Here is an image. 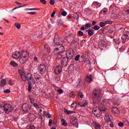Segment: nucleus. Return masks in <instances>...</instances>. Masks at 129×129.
I'll return each mask as SVG.
<instances>
[{
  "label": "nucleus",
  "instance_id": "1",
  "mask_svg": "<svg viewBox=\"0 0 129 129\" xmlns=\"http://www.w3.org/2000/svg\"><path fill=\"white\" fill-rule=\"evenodd\" d=\"M92 96L93 104L94 106L102 104V103H101L102 94H101V90L100 89H95L92 92Z\"/></svg>",
  "mask_w": 129,
  "mask_h": 129
},
{
  "label": "nucleus",
  "instance_id": "2",
  "mask_svg": "<svg viewBox=\"0 0 129 129\" xmlns=\"http://www.w3.org/2000/svg\"><path fill=\"white\" fill-rule=\"evenodd\" d=\"M64 52H65V48L62 45L58 46L54 49L53 53L55 55L56 60H60L63 57Z\"/></svg>",
  "mask_w": 129,
  "mask_h": 129
},
{
  "label": "nucleus",
  "instance_id": "3",
  "mask_svg": "<svg viewBox=\"0 0 129 129\" xmlns=\"http://www.w3.org/2000/svg\"><path fill=\"white\" fill-rule=\"evenodd\" d=\"M107 109L105 107L96 106L93 109V113L94 115L97 116V117H100L102 112H105Z\"/></svg>",
  "mask_w": 129,
  "mask_h": 129
},
{
  "label": "nucleus",
  "instance_id": "4",
  "mask_svg": "<svg viewBox=\"0 0 129 129\" xmlns=\"http://www.w3.org/2000/svg\"><path fill=\"white\" fill-rule=\"evenodd\" d=\"M23 81L24 82L28 81V84H35V83H36V82L35 81V78H34V77L31 73H28L26 75L25 80Z\"/></svg>",
  "mask_w": 129,
  "mask_h": 129
},
{
  "label": "nucleus",
  "instance_id": "5",
  "mask_svg": "<svg viewBox=\"0 0 129 129\" xmlns=\"http://www.w3.org/2000/svg\"><path fill=\"white\" fill-rule=\"evenodd\" d=\"M18 72L20 74V77L22 81L26 80V78L27 77V75H26V72L23 69H20L18 70Z\"/></svg>",
  "mask_w": 129,
  "mask_h": 129
},
{
  "label": "nucleus",
  "instance_id": "6",
  "mask_svg": "<svg viewBox=\"0 0 129 129\" xmlns=\"http://www.w3.org/2000/svg\"><path fill=\"white\" fill-rule=\"evenodd\" d=\"M22 110L24 112H29L31 110V105L28 103L24 104L22 105Z\"/></svg>",
  "mask_w": 129,
  "mask_h": 129
},
{
  "label": "nucleus",
  "instance_id": "7",
  "mask_svg": "<svg viewBox=\"0 0 129 129\" xmlns=\"http://www.w3.org/2000/svg\"><path fill=\"white\" fill-rule=\"evenodd\" d=\"M4 110L6 113H9L13 110V107L9 104H5Z\"/></svg>",
  "mask_w": 129,
  "mask_h": 129
},
{
  "label": "nucleus",
  "instance_id": "8",
  "mask_svg": "<svg viewBox=\"0 0 129 129\" xmlns=\"http://www.w3.org/2000/svg\"><path fill=\"white\" fill-rule=\"evenodd\" d=\"M39 70L40 74H45V73L47 72V68H46V66H45V64H41L39 67Z\"/></svg>",
  "mask_w": 129,
  "mask_h": 129
},
{
  "label": "nucleus",
  "instance_id": "9",
  "mask_svg": "<svg viewBox=\"0 0 129 129\" xmlns=\"http://www.w3.org/2000/svg\"><path fill=\"white\" fill-rule=\"evenodd\" d=\"M70 59H69L66 56L64 57L61 60V66L62 67H66L69 63Z\"/></svg>",
  "mask_w": 129,
  "mask_h": 129
},
{
  "label": "nucleus",
  "instance_id": "10",
  "mask_svg": "<svg viewBox=\"0 0 129 129\" xmlns=\"http://www.w3.org/2000/svg\"><path fill=\"white\" fill-rule=\"evenodd\" d=\"M54 42L56 46H62V45H63V41L58 37H54Z\"/></svg>",
  "mask_w": 129,
  "mask_h": 129
},
{
  "label": "nucleus",
  "instance_id": "11",
  "mask_svg": "<svg viewBox=\"0 0 129 129\" xmlns=\"http://www.w3.org/2000/svg\"><path fill=\"white\" fill-rule=\"evenodd\" d=\"M122 40H124L122 43L124 44L126 42V40H129V31H126L124 33V37L121 38Z\"/></svg>",
  "mask_w": 129,
  "mask_h": 129
},
{
  "label": "nucleus",
  "instance_id": "12",
  "mask_svg": "<svg viewBox=\"0 0 129 129\" xmlns=\"http://www.w3.org/2000/svg\"><path fill=\"white\" fill-rule=\"evenodd\" d=\"M54 72L56 75H59L62 72V66H57L54 69Z\"/></svg>",
  "mask_w": 129,
  "mask_h": 129
},
{
  "label": "nucleus",
  "instance_id": "13",
  "mask_svg": "<svg viewBox=\"0 0 129 129\" xmlns=\"http://www.w3.org/2000/svg\"><path fill=\"white\" fill-rule=\"evenodd\" d=\"M12 57L14 59H19L21 57V52L20 51H16L12 53Z\"/></svg>",
  "mask_w": 129,
  "mask_h": 129
},
{
  "label": "nucleus",
  "instance_id": "14",
  "mask_svg": "<svg viewBox=\"0 0 129 129\" xmlns=\"http://www.w3.org/2000/svg\"><path fill=\"white\" fill-rule=\"evenodd\" d=\"M20 57H23L24 58L27 59L29 58V54L26 50H22L21 53H20Z\"/></svg>",
  "mask_w": 129,
  "mask_h": 129
},
{
  "label": "nucleus",
  "instance_id": "15",
  "mask_svg": "<svg viewBox=\"0 0 129 129\" xmlns=\"http://www.w3.org/2000/svg\"><path fill=\"white\" fill-rule=\"evenodd\" d=\"M67 54V57L69 60H71L73 58V56L74 55V53L73 52H71V51H68L66 52Z\"/></svg>",
  "mask_w": 129,
  "mask_h": 129
},
{
  "label": "nucleus",
  "instance_id": "16",
  "mask_svg": "<svg viewBox=\"0 0 129 129\" xmlns=\"http://www.w3.org/2000/svg\"><path fill=\"white\" fill-rule=\"evenodd\" d=\"M86 32L88 33V35L89 36H93L94 35V30L92 29H89L88 30H86Z\"/></svg>",
  "mask_w": 129,
  "mask_h": 129
},
{
  "label": "nucleus",
  "instance_id": "17",
  "mask_svg": "<svg viewBox=\"0 0 129 129\" xmlns=\"http://www.w3.org/2000/svg\"><path fill=\"white\" fill-rule=\"evenodd\" d=\"M112 112H113V113H116V114H119V110H118V109L116 107H112Z\"/></svg>",
  "mask_w": 129,
  "mask_h": 129
},
{
  "label": "nucleus",
  "instance_id": "18",
  "mask_svg": "<svg viewBox=\"0 0 129 129\" xmlns=\"http://www.w3.org/2000/svg\"><path fill=\"white\" fill-rule=\"evenodd\" d=\"M86 81L88 83H91L92 82V75H90L89 76H87L86 78Z\"/></svg>",
  "mask_w": 129,
  "mask_h": 129
},
{
  "label": "nucleus",
  "instance_id": "19",
  "mask_svg": "<svg viewBox=\"0 0 129 129\" xmlns=\"http://www.w3.org/2000/svg\"><path fill=\"white\" fill-rule=\"evenodd\" d=\"M7 82V80H6V79H2L1 81V86L2 87H4L5 85H6V84Z\"/></svg>",
  "mask_w": 129,
  "mask_h": 129
},
{
  "label": "nucleus",
  "instance_id": "20",
  "mask_svg": "<svg viewBox=\"0 0 129 129\" xmlns=\"http://www.w3.org/2000/svg\"><path fill=\"white\" fill-rule=\"evenodd\" d=\"M19 62L21 64H25L27 62V58H21L19 59Z\"/></svg>",
  "mask_w": 129,
  "mask_h": 129
},
{
  "label": "nucleus",
  "instance_id": "21",
  "mask_svg": "<svg viewBox=\"0 0 129 129\" xmlns=\"http://www.w3.org/2000/svg\"><path fill=\"white\" fill-rule=\"evenodd\" d=\"M111 17L113 19L115 20L117 18V13H112L111 14Z\"/></svg>",
  "mask_w": 129,
  "mask_h": 129
},
{
  "label": "nucleus",
  "instance_id": "22",
  "mask_svg": "<svg viewBox=\"0 0 129 129\" xmlns=\"http://www.w3.org/2000/svg\"><path fill=\"white\" fill-rule=\"evenodd\" d=\"M24 10L25 11H39L40 8H27Z\"/></svg>",
  "mask_w": 129,
  "mask_h": 129
},
{
  "label": "nucleus",
  "instance_id": "23",
  "mask_svg": "<svg viewBox=\"0 0 129 129\" xmlns=\"http://www.w3.org/2000/svg\"><path fill=\"white\" fill-rule=\"evenodd\" d=\"M77 121V119L74 117H71L70 118L71 123H73V122H76Z\"/></svg>",
  "mask_w": 129,
  "mask_h": 129
},
{
  "label": "nucleus",
  "instance_id": "24",
  "mask_svg": "<svg viewBox=\"0 0 129 129\" xmlns=\"http://www.w3.org/2000/svg\"><path fill=\"white\" fill-rule=\"evenodd\" d=\"M106 13H107V9L105 8L102 9L100 12V14H101L102 15H105Z\"/></svg>",
  "mask_w": 129,
  "mask_h": 129
},
{
  "label": "nucleus",
  "instance_id": "25",
  "mask_svg": "<svg viewBox=\"0 0 129 129\" xmlns=\"http://www.w3.org/2000/svg\"><path fill=\"white\" fill-rule=\"evenodd\" d=\"M61 121L62 122L61 124L63 125V126H66V125H67V122H66V120H64V119H61Z\"/></svg>",
  "mask_w": 129,
  "mask_h": 129
},
{
  "label": "nucleus",
  "instance_id": "26",
  "mask_svg": "<svg viewBox=\"0 0 129 129\" xmlns=\"http://www.w3.org/2000/svg\"><path fill=\"white\" fill-rule=\"evenodd\" d=\"M5 112V106L1 105L0 106V113H3Z\"/></svg>",
  "mask_w": 129,
  "mask_h": 129
},
{
  "label": "nucleus",
  "instance_id": "27",
  "mask_svg": "<svg viewBox=\"0 0 129 129\" xmlns=\"http://www.w3.org/2000/svg\"><path fill=\"white\" fill-rule=\"evenodd\" d=\"M110 117H112V116L110 115H106V117L105 118L106 121H109V120H110Z\"/></svg>",
  "mask_w": 129,
  "mask_h": 129
},
{
  "label": "nucleus",
  "instance_id": "28",
  "mask_svg": "<svg viewBox=\"0 0 129 129\" xmlns=\"http://www.w3.org/2000/svg\"><path fill=\"white\" fill-rule=\"evenodd\" d=\"M99 25L101 28H103V27H105V26L106 25V24L105 23V21L104 22H100L99 23Z\"/></svg>",
  "mask_w": 129,
  "mask_h": 129
},
{
  "label": "nucleus",
  "instance_id": "29",
  "mask_svg": "<svg viewBox=\"0 0 129 129\" xmlns=\"http://www.w3.org/2000/svg\"><path fill=\"white\" fill-rule=\"evenodd\" d=\"M10 65H12L13 67H17V66H18V63L15 61H11L10 62Z\"/></svg>",
  "mask_w": 129,
  "mask_h": 129
},
{
  "label": "nucleus",
  "instance_id": "30",
  "mask_svg": "<svg viewBox=\"0 0 129 129\" xmlns=\"http://www.w3.org/2000/svg\"><path fill=\"white\" fill-rule=\"evenodd\" d=\"M82 84H83L81 80H80L79 81L78 84L77 85V87H78V88H80V87L82 86Z\"/></svg>",
  "mask_w": 129,
  "mask_h": 129
},
{
  "label": "nucleus",
  "instance_id": "31",
  "mask_svg": "<svg viewBox=\"0 0 129 129\" xmlns=\"http://www.w3.org/2000/svg\"><path fill=\"white\" fill-rule=\"evenodd\" d=\"M29 99L30 100V102L33 104L35 102V98L32 97V96H29Z\"/></svg>",
  "mask_w": 129,
  "mask_h": 129
},
{
  "label": "nucleus",
  "instance_id": "32",
  "mask_svg": "<svg viewBox=\"0 0 129 129\" xmlns=\"http://www.w3.org/2000/svg\"><path fill=\"white\" fill-rule=\"evenodd\" d=\"M92 29H94V30H95L96 31H98V30L100 29V27L99 26L95 25L93 27H92Z\"/></svg>",
  "mask_w": 129,
  "mask_h": 129
},
{
  "label": "nucleus",
  "instance_id": "33",
  "mask_svg": "<svg viewBox=\"0 0 129 129\" xmlns=\"http://www.w3.org/2000/svg\"><path fill=\"white\" fill-rule=\"evenodd\" d=\"M34 85L33 84H28V91L29 92H31V91L32 90V86Z\"/></svg>",
  "mask_w": 129,
  "mask_h": 129
},
{
  "label": "nucleus",
  "instance_id": "34",
  "mask_svg": "<svg viewBox=\"0 0 129 129\" xmlns=\"http://www.w3.org/2000/svg\"><path fill=\"white\" fill-rule=\"evenodd\" d=\"M88 104V102L87 101H85L84 102V103L82 105H80L81 107H84L85 106H86V105H87Z\"/></svg>",
  "mask_w": 129,
  "mask_h": 129
},
{
  "label": "nucleus",
  "instance_id": "35",
  "mask_svg": "<svg viewBox=\"0 0 129 129\" xmlns=\"http://www.w3.org/2000/svg\"><path fill=\"white\" fill-rule=\"evenodd\" d=\"M85 29H87L89 28H91V24L90 23H87V24H86V25H85Z\"/></svg>",
  "mask_w": 129,
  "mask_h": 129
},
{
  "label": "nucleus",
  "instance_id": "36",
  "mask_svg": "<svg viewBox=\"0 0 129 129\" xmlns=\"http://www.w3.org/2000/svg\"><path fill=\"white\" fill-rule=\"evenodd\" d=\"M27 129H35V126L33 125H29L27 126Z\"/></svg>",
  "mask_w": 129,
  "mask_h": 129
},
{
  "label": "nucleus",
  "instance_id": "37",
  "mask_svg": "<svg viewBox=\"0 0 129 129\" xmlns=\"http://www.w3.org/2000/svg\"><path fill=\"white\" fill-rule=\"evenodd\" d=\"M15 27H16V28H17V29H18V30H19V29H21V24H20L15 23Z\"/></svg>",
  "mask_w": 129,
  "mask_h": 129
},
{
  "label": "nucleus",
  "instance_id": "38",
  "mask_svg": "<svg viewBox=\"0 0 129 129\" xmlns=\"http://www.w3.org/2000/svg\"><path fill=\"white\" fill-rule=\"evenodd\" d=\"M114 42L117 44H120V39L118 38L117 40H115Z\"/></svg>",
  "mask_w": 129,
  "mask_h": 129
},
{
  "label": "nucleus",
  "instance_id": "39",
  "mask_svg": "<svg viewBox=\"0 0 129 129\" xmlns=\"http://www.w3.org/2000/svg\"><path fill=\"white\" fill-rule=\"evenodd\" d=\"M79 58H80V55H77L75 58V61H78V60H79Z\"/></svg>",
  "mask_w": 129,
  "mask_h": 129
},
{
  "label": "nucleus",
  "instance_id": "40",
  "mask_svg": "<svg viewBox=\"0 0 129 129\" xmlns=\"http://www.w3.org/2000/svg\"><path fill=\"white\" fill-rule=\"evenodd\" d=\"M77 104L75 103H74L72 104V108H73V109H75L76 108Z\"/></svg>",
  "mask_w": 129,
  "mask_h": 129
},
{
  "label": "nucleus",
  "instance_id": "41",
  "mask_svg": "<svg viewBox=\"0 0 129 129\" xmlns=\"http://www.w3.org/2000/svg\"><path fill=\"white\" fill-rule=\"evenodd\" d=\"M78 95L80 97V98H83L84 95H83V94H82V93L81 92H79Z\"/></svg>",
  "mask_w": 129,
  "mask_h": 129
},
{
  "label": "nucleus",
  "instance_id": "42",
  "mask_svg": "<svg viewBox=\"0 0 129 129\" xmlns=\"http://www.w3.org/2000/svg\"><path fill=\"white\" fill-rule=\"evenodd\" d=\"M115 103L117 104V105H119V104H120V100L117 99L115 101Z\"/></svg>",
  "mask_w": 129,
  "mask_h": 129
},
{
  "label": "nucleus",
  "instance_id": "43",
  "mask_svg": "<svg viewBox=\"0 0 129 129\" xmlns=\"http://www.w3.org/2000/svg\"><path fill=\"white\" fill-rule=\"evenodd\" d=\"M57 92L59 94H62L64 92V91L62 89H59L58 90H57Z\"/></svg>",
  "mask_w": 129,
  "mask_h": 129
},
{
  "label": "nucleus",
  "instance_id": "44",
  "mask_svg": "<svg viewBox=\"0 0 129 129\" xmlns=\"http://www.w3.org/2000/svg\"><path fill=\"white\" fill-rule=\"evenodd\" d=\"M53 122V120L52 119H49L48 122V126H51L52 125V123Z\"/></svg>",
  "mask_w": 129,
  "mask_h": 129
},
{
  "label": "nucleus",
  "instance_id": "45",
  "mask_svg": "<svg viewBox=\"0 0 129 129\" xmlns=\"http://www.w3.org/2000/svg\"><path fill=\"white\" fill-rule=\"evenodd\" d=\"M61 15L63 17H66V16H67V12H66V11H63L62 12H61Z\"/></svg>",
  "mask_w": 129,
  "mask_h": 129
},
{
  "label": "nucleus",
  "instance_id": "46",
  "mask_svg": "<svg viewBox=\"0 0 129 129\" xmlns=\"http://www.w3.org/2000/svg\"><path fill=\"white\" fill-rule=\"evenodd\" d=\"M45 50H49V45L48 44H45L44 46Z\"/></svg>",
  "mask_w": 129,
  "mask_h": 129
},
{
  "label": "nucleus",
  "instance_id": "47",
  "mask_svg": "<svg viewBox=\"0 0 129 129\" xmlns=\"http://www.w3.org/2000/svg\"><path fill=\"white\" fill-rule=\"evenodd\" d=\"M4 92V93H10V92H11V90H10V89H5Z\"/></svg>",
  "mask_w": 129,
  "mask_h": 129
},
{
  "label": "nucleus",
  "instance_id": "48",
  "mask_svg": "<svg viewBox=\"0 0 129 129\" xmlns=\"http://www.w3.org/2000/svg\"><path fill=\"white\" fill-rule=\"evenodd\" d=\"M49 3L51 6H54V4H55V0H50Z\"/></svg>",
  "mask_w": 129,
  "mask_h": 129
},
{
  "label": "nucleus",
  "instance_id": "49",
  "mask_svg": "<svg viewBox=\"0 0 129 129\" xmlns=\"http://www.w3.org/2000/svg\"><path fill=\"white\" fill-rule=\"evenodd\" d=\"M26 14H29V15H32V16H34L35 14H36L35 12H27Z\"/></svg>",
  "mask_w": 129,
  "mask_h": 129
},
{
  "label": "nucleus",
  "instance_id": "50",
  "mask_svg": "<svg viewBox=\"0 0 129 129\" xmlns=\"http://www.w3.org/2000/svg\"><path fill=\"white\" fill-rule=\"evenodd\" d=\"M74 18H75V19H76V20H77L78 19V18H79V16L77 14H74Z\"/></svg>",
  "mask_w": 129,
  "mask_h": 129
},
{
  "label": "nucleus",
  "instance_id": "51",
  "mask_svg": "<svg viewBox=\"0 0 129 129\" xmlns=\"http://www.w3.org/2000/svg\"><path fill=\"white\" fill-rule=\"evenodd\" d=\"M40 3L43 5H46V4H47V2L45 0H40Z\"/></svg>",
  "mask_w": 129,
  "mask_h": 129
},
{
  "label": "nucleus",
  "instance_id": "52",
  "mask_svg": "<svg viewBox=\"0 0 129 129\" xmlns=\"http://www.w3.org/2000/svg\"><path fill=\"white\" fill-rule=\"evenodd\" d=\"M118 125L120 126V127H122V126H123V123L120 122L118 123Z\"/></svg>",
  "mask_w": 129,
  "mask_h": 129
},
{
  "label": "nucleus",
  "instance_id": "53",
  "mask_svg": "<svg viewBox=\"0 0 129 129\" xmlns=\"http://www.w3.org/2000/svg\"><path fill=\"white\" fill-rule=\"evenodd\" d=\"M105 23L106 25H107V24H112V21H105Z\"/></svg>",
  "mask_w": 129,
  "mask_h": 129
},
{
  "label": "nucleus",
  "instance_id": "54",
  "mask_svg": "<svg viewBox=\"0 0 129 129\" xmlns=\"http://www.w3.org/2000/svg\"><path fill=\"white\" fill-rule=\"evenodd\" d=\"M96 128L97 129H100V125L99 124H96Z\"/></svg>",
  "mask_w": 129,
  "mask_h": 129
},
{
  "label": "nucleus",
  "instance_id": "55",
  "mask_svg": "<svg viewBox=\"0 0 129 129\" xmlns=\"http://www.w3.org/2000/svg\"><path fill=\"white\" fill-rule=\"evenodd\" d=\"M71 97H73V98L75 97V93L72 92V93L71 94Z\"/></svg>",
  "mask_w": 129,
  "mask_h": 129
},
{
  "label": "nucleus",
  "instance_id": "56",
  "mask_svg": "<svg viewBox=\"0 0 129 129\" xmlns=\"http://www.w3.org/2000/svg\"><path fill=\"white\" fill-rule=\"evenodd\" d=\"M78 35H79V36H83V32L81 31H79Z\"/></svg>",
  "mask_w": 129,
  "mask_h": 129
},
{
  "label": "nucleus",
  "instance_id": "57",
  "mask_svg": "<svg viewBox=\"0 0 129 129\" xmlns=\"http://www.w3.org/2000/svg\"><path fill=\"white\" fill-rule=\"evenodd\" d=\"M46 116L48 117V118H50V117H51L52 115L50 114V113L48 112L47 113V114L46 115Z\"/></svg>",
  "mask_w": 129,
  "mask_h": 129
},
{
  "label": "nucleus",
  "instance_id": "58",
  "mask_svg": "<svg viewBox=\"0 0 129 129\" xmlns=\"http://www.w3.org/2000/svg\"><path fill=\"white\" fill-rule=\"evenodd\" d=\"M55 14H56V12L55 11H53L51 14V18H53L54 16H55Z\"/></svg>",
  "mask_w": 129,
  "mask_h": 129
},
{
  "label": "nucleus",
  "instance_id": "59",
  "mask_svg": "<svg viewBox=\"0 0 129 129\" xmlns=\"http://www.w3.org/2000/svg\"><path fill=\"white\" fill-rule=\"evenodd\" d=\"M62 24L63 22L61 21L58 22L57 23L58 26H62Z\"/></svg>",
  "mask_w": 129,
  "mask_h": 129
},
{
  "label": "nucleus",
  "instance_id": "60",
  "mask_svg": "<svg viewBox=\"0 0 129 129\" xmlns=\"http://www.w3.org/2000/svg\"><path fill=\"white\" fill-rule=\"evenodd\" d=\"M33 105H34V107H39V105H38L36 103H34Z\"/></svg>",
  "mask_w": 129,
  "mask_h": 129
},
{
  "label": "nucleus",
  "instance_id": "61",
  "mask_svg": "<svg viewBox=\"0 0 129 129\" xmlns=\"http://www.w3.org/2000/svg\"><path fill=\"white\" fill-rule=\"evenodd\" d=\"M34 60L35 62H38V57H37V56H35L34 58Z\"/></svg>",
  "mask_w": 129,
  "mask_h": 129
},
{
  "label": "nucleus",
  "instance_id": "62",
  "mask_svg": "<svg viewBox=\"0 0 129 129\" xmlns=\"http://www.w3.org/2000/svg\"><path fill=\"white\" fill-rule=\"evenodd\" d=\"M35 79H36V81H39V80H40V79H41V78H40L39 77H35Z\"/></svg>",
  "mask_w": 129,
  "mask_h": 129
},
{
  "label": "nucleus",
  "instance_id": "63",
  "mask_svg": "<svg viewBox=\"0 0 129 129\" xmlns=\"http://www.w3.org/2000/svg\"><path fill=\"white\" fill-rule=\"evenodd\" d=\"M80 30H81V31H84L85 30H87L86 29H85V26H83L81 28H80Z\"/></svg>",
  "mask_w": 129,
  "mask_h": 129
},
{
  "label": "nucleus",
  "instance_id": "64",
  "mask_svg": "<svg viewBox=\"0 0 129 129\" xmlns=\"http://www.w3.org/2000/svg\"><path fill=\"white\" fill-rule=\"evenodd\" d=\"M96 24V22L95 21H93L92 23V25H91V26H95V24Z\"/></svg>",
  "mask_w": 129,
  "mask_h": 129
}]
</instances>
